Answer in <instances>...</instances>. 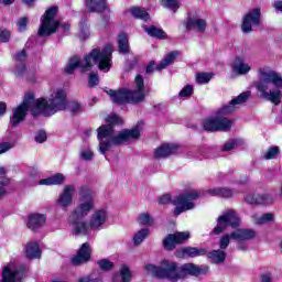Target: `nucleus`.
Returning <instances> with one entry per match:
<instances>
[{
    "mask_svg": "<svg viewBox=\"0 0 282 282\" xmlns=\"http://www.w3.org/2000/svg\"><path fill=\"white\" fill-rule=\"evenodd\" d=\"M106 122L107 124L97 129L98 151L101 155L111 151V147H122V144H129L134 142V140H139L140 133H142L140 126L116 132L113 124H122V119L118 115L108 116Z\"/></svg>",
    "mask_w": 282,
    "mask_h": 282,
    "instance_id": "1",
    "label": "nucleus"
},
{
    "mask_svg": "<svg viewBox=\"0 0 282 282\" xmlns=\"http://www.w3.org/2000/svg\"><path fill=\"white\" fill-rule=\"evenodd\" d=\"M96 206L94 200V192L87 185L79 187V203L76 208L70 213L68 223L73 225L72 235L75 237H87L91 232V225L84 219L87 217Z\"/></svg>",
    "mask_w": 282,
    "mask_h": 282,
    "instance_id": "2",
    "label": "nucleus"
},
{
    "mask_svg": "<svg viewBox=\"0 0 282 282\" xmlns=\"http://www.w3.org/2000/svg\"><path fill=\"white\" fill-rule=\"evenodd\" d=\"M111 54H113V45L108 44L101 51L94 48L83 61L78 57H72L65 68L66 74H74V70L82 69V72H89L94 65H98L101 72H109L111 69Z\"/></svg>",
    "mask_w": 282,
    "mask_h": 282,
    "instance_id": "3",
    "label": "nucleus"
},
{
    "mask_svg": "<svg viewBox=\"0 0 282 282\" xmlns=\"http://www.w3.org/2000/svg\"><path fill=\"white\" fill-rule=\"evenodd\" d=\"M256 89L260 93L261 98L281 105L282 75L276 70H270L265 67L258 69V82H254Z\"/></svg>",
    "mask_w": 282,
    "mask_h": 282,
    "instance_id": "4",
    "label": "nucleus"
},
{
    "mask_svg": "<svg viewBox=\"0 0 282 282\" xmlns=\"http://www.w3.org/2000/svg\"><path fill=\"white\" fill-rule=\"evenodd\" d=\"M65 98H67L65 90L61 88L55 89L48 99L40 98L35 100L32 116L36 117L40 116V113H43V116H54L57 111H64V109H67Z\"/></svg>",
    "mask_w": 282,
    "mask_h": 282,
    "instance_id": "5",
    "label": "nucleus"
},
{
    "mask_svg": "<svg viewBox=\"0 0 282 282\" xmlns=\"http://www.w3.org/2000/svg\"><path fill=\"white\" fill-rule=\"evenodd\" d=\"M134 87V91L123 88L121 90H108L107 94L116 105H124L126 102L138 105V102H144L147 91L144 90V78L141 75H137Z\"/></svg>",
    "mask_w": 282,
    "mask_h": 282,
    "instance_id": "6",
    "label": "nucleus"
},
{
    "mask_svg": "<svg viewBox=\"0 0 282 282\" xmlns=\"http://www.w3.org/2000/svg\"><path fill=\"white\" fill-rule=\"evenodd\" d=\"M144 271L151 276H156V279H169L170 281H180V265L173 260H162L160 265L145 264Z\"/></svg>",
    "mask_w": 282,
    "mask_h": 282,
    "instance_id": "7",
    "label": "nucleus"
},
{
    "mask_svg": "<svg viewBox=\"0 0 282 282\" xmlns=\"http://www.w3.org/2000/svg\"><path fill=\"white\" fill-rule=\"evenodd\" d=\"M36 106V99H34L33 93H28L24 96L22 104L12 109V116L10 117V123L12 127H19L21 122L28 117V111L31 109V115Z\"/></svg>",
    "mask_w": 282,
    "mask_h": 282,
    "instance_id": "8",
    "label": "nucleus"
},
{
    "mask_svg": "<svg viewBox=\"0 0 282 282\" xmlns=\"http://www.w3.org/2000/svg\"><path fill=\"white\" fill-rule=\"evenodd\" d=\"M202 197V192L189 191L178 195L173 204L175 207L174 215H182V213H186V210H193L195 208V199H199Z\"/></svg>",
    "mask_w": 282,
    "mask_h": 282,
    "instance_id": "9",
    "label": "nucleus"
},
{
    "mask_svg": "<svg viewBox=\"0 0 282 282\" xmlns=\"http://www.w3.org/2000/svg\"><path fill=\"white\" fill-rule=\"evenodd\" d=\"M56 12H58V8L56 7H52L46 10L42 24L39 29L40 36H52V34H55L56 30H58L61 23L54 19V17H56Z\"/></svg>",
    "mask_w": 282,
    "mask_h": 282,
    "instance_id": "10",
    "label": "nucleus"
},
{
    "mask_svg": "<svg viewBox=\"0 0 282 282\" xmlns=\"http://www.w3.org/2000/svg\"><path fill=\"white\" fill-rule=\"evenodd\" d=\"M239 224L240 219L237 212H235V209H227L218 217L217 226L214 228L213 234L221 235V232H224L228 226H231V228H237Z\"/></svg>",
    "mask_w": 282,
    "mask_h": 282,
    "instance_id": "11",
    "label": "nucleus"
},
{
    "mask_svg": "<svg viewBox=\"0 0 282 282\" xmlns=\"http://www.w3.org/2000/svg\"><path fill=\"white\" fill-rule=\"evenodd\" d=\"M74 195H76V185H65L55 200L57 208L67 210L74 204Z\"/></svg>",
    "mask_w": 282,
    "mask_h": 282,
    "instance_id": "12",
    "label": "nucleus"
},
{
    "mask_svg": "<svg viewBox=\"0 0 282 282\" xmlns=\"http://www.w3.org/2000/svg\"><path fill=\"white\" fill-rule=\"evenodd\" d=\"M25 274V267H19L14 262L7 264L2 270L1 282H20Z\"/></svg>",
    "mask_w": 282,
    "mask_h": 282,
    "instance_id": "13",
    "label": "nucleus"
},
{
    "mask_svg": "<svg viewBox=\"0 0 282 282\" xmlns=\"http://www.w3.org/2000/svg\"><path fill=\"white\" fill-rule=\"evenodd\" d=\"M259 25H261L260 9H253L243 15L241 24V30L243 34H250V32H253V30Z\"/></svg>",
    "mask_w": 282,
    "mask_h": 282,
    "instance_id": "14",
    "label": "nucleus"
},
{
    "mask_svg": "<svg viewBox=\"0 0 282 282\" xmlns=\"http://www.w3.org/2000/svg\"><path fill=\"white\" fill-rule=\"evenodd\" d=\"M203 127L205 131H230L232 120L226 117L208 118L204 121Z\"/></svg>",
    "mask_w": 282,
    "mask_h": 282,
    "instance_id": "15",
    "label": "nucleus"
},
{
    "mask_svg": "<svg viewBox=\"0 0 282 282\" xmlns=\"http://www.w3.org/2000/svg\"><path fill=\"white\" fill-rule=\"evenodd\" d=\"M251 93L245 91L234 99L230 100L229 104L223 106L220 109H218L217 115L218 116H227V113H232L234 111H237L241 105L248 102V98H250Z\"/></svg>",
    "mask_w": 282,
    "mask_h": 282,
    "instance_id": "16",
    "label": "nucleus"
},
{
    "mask_svg": "<svg viewBox=\"0 0 282 282\" xmlns=\"http://www.w3.org/2000/svg\"><path fill=\"white\" fill-rule=\"evenodd\" d=\"M191 239V232L188 231H176L174 234H170L164 240L163 246L165 250H175V247L180 243H186Z\"/></svg>",
    "mask_w": 282,
    "mask_h": 282,
    "instance_id": "17",
    "label": "nucleus"
},
{
    "mask_svg": "<svg viewBox=\"0 0 282 282\" xmlns=\"http://www.w3.org/2000/svg\"><path fill=\"white\" fill-rule=\"evenodd\" d=\"M180 151V145L175 143H163L154 150L155 160H166Z\"/></svg>",
    "mask_w": 282,
    "mask_h": 282,
    "instance_id": "18",
    "label": "nucleus"
},
{
    "mask_svg": "<svg viewBox=\"0 0 282 282\" xmlns=\"http://www.w3.org/2000/svg\"><path fill=\"white\" fill-rule=\"evenodd\" d=\"M207 250L197 247H182L174 252L177 259H195V257H204Z\"/></svg>",
    "mask_w": 282,
    "mask_h": 282,
    "instance_id": "19",
    "label": "nucleus"
},
{
    "mask_svg": "<svg viewBox=\"0 0 282 282\" xmlns=\"http://www.w3.org/2000/svg\"><path fill=\"white\" fill-rule=\"evenodd\" d=\"M107 219H109V214L106 209H96L89 219L91 230H101V228L107 224Z\"/></svg>",
    "mask_w": 282,
    "mask_h": 282,
    "instance_id": "20",
    "label": "nucleus"
},
{
    "mask_svg": "<svg viewBox=\"0 0 282 282\" xmlns=\"http://www.w3.org/2000/svg\"><path fill=\"white\" fill-rule=\"evenodd\" d=\"M208 267H197L194 263H185L178 267L180 279H185L187 274L191 276H199V274H206Z\"/></svg>",
    "mask_w": 282,
    "mask_h": 282,
    "instance_id": "21",
    "label": "nucleus"
},
{
    "mask_svg": "<svg viewBox=\"0 0 282 282\" xmlns=\"http://www.w3.org/2000/svg\"><path fill=\"white\" fill-rule=\"evenodd\" d=\"M89 259H91V245H89V242H85L82 245L72 261L74 265H83V263H87Z\"/></svg>",
    "mask_w": 282,
    "mask_h": 282,
    "instance_id": "22",
    "label": "nucleus"
},
{
    "mask_svg": "<svg viewBox=\"0 0 282 282\" xmlns=\"http://www.w3.org/2000/svg\"><path fill=\"white\" fill-rule=\"evenodd\" d=\"M47 221V215L45 214H30L28 217L26 226L30 230L36 231L43 228Z\"/></svg>",
    "mask_w": 282,
    "mask_h": 282,
    "instance_id": "23",
    "label": "nucleus"
},
{
    "mask_svg": "<svg viewBox=\"0 0 282 282\" xmlns=\"http://www.w3.org/2000/svg\"><path fill=\"white\" fill-rule=\"evenodd\" d=\"M206 20L202 18H188L185 22L186 30H196V32H206Z\"/></svg>",
    "mask_w": 282,
    "mask_h": 282,
    "instance_id": "24",
    "label": "nucleus"
},
{
    "mask_svg": "<svg viewBox=\"0 0 282 282\" xmlns=\"http://www.w3.org/2000/svg\"><path fill=\"white\" fill-rule=\"evenodd\" d=\"M256 232L252 229H238L230 234L231 239L234 241H248L250 239H254Z\"/></svg>",
    "mask_w": 282,
    "mask_h": 282,
    "instance_id": "25",
    "label": "nucleus"
},
{
    "mask_svg": "<svg viewBox=\"0 0 282 282\" xmlns=\"http://www.w3.org/2000/svg\"><path fill=\"white\" fill-rule=\"evenodd\" d=\"M232 69L236 74H238V76H246V74L250 73V69H252V67L250 66V64L246 63L243 58L236 57L232 64Z\"/></svg>",
    "mask_w": 282,
    "mask_h": 282,
    "instance_id": "26",
    "label": "nucleus"
},
{
    "mask_svg": "<svg viewBox=\"0 0 282 282\" xmlns=\"http://www.w3.org/2000/svg\"><path fill=\"white\" fill-rule=\"evenodd\" d=\"M245 202H247V204H270L272 197L268 194H248L245 197Z\"/></svg>",
    "mask_w": 282,
    "mask_h": 282,
    "instance_id": "27",
    "label": "nucleus"
},
{
    "mask_svg": "<svg viewBox=\"0 0 282 282\" xmlns=\"http://www.w3.org/2000/svg\"><path fill=\"white\" fill-rule=\"evenodd\" d=\"M86 8L89 12H102L107 10V0H86Z\"/></svg>",
    "mask_w": 282,
    "mask_h": 282,
    "instance_id": "28",
    "label": "nucleus"
},
{
    "mask_svg": "<svg viewBox=\"0 0 282 282\" xmlns=\"http://www.w3.org/2000/svg\"><path fill=\"white\" fill-rule=\"evenodd\" d=\"M66 177L62 173H57L48 178H44L40 181L41 185L45 186H61V184H65Z\"/></svg>",
    "mask_w": 282,
    "mask_h": 282,
    "instance_id": "29",
    "label": "nucleus"
},
{
    "mask_svg": "<svg viewBox=\"0 0 282 282\" xmlns=\"http://www.w3.org/2000/svg\"><path fill=\"white\" fill-rule=\"evenodd\" d=\"M25 254L28 259H41V247H39V242H29Z\"/></svg>",
    "mask_w": 282,
    "mask_h": 282,
    "instance_id": "30",
    "label": "nucleus"
},
{
    "mask_svg": "<svg viewBox=\"0 0 282 282\" xmlns=\"http://www.w3.org/2000/svg\"><path fill=\"white\" fill-rule=\"evenodd\" d=\"M207 193L212 195V197H225L226 199L235 195V192L232 189H228L226 187H216L207 191Z\"/></svg>",
    "mask_w": 282,
    "mask_h": 282,
    "instance_id": "31",
    "label": "nucleus"
},
{
    "mask_svg": "<svg viewBox=\"0 0 282 282\" xmlns=\"http://www.w3.org/2000/svg\"><path fill=\"white\" fill-rule=\"evenodd\" d=\"M0 175H6L4 167H0ZM8 186H10V178L0 176V199H3L8 194Z\"/></svg>",
    "mask_w": 282,
    "mask_h": 282,
    "instance_id": "32",
    "label": "nucleus"
},
{
    "mask_svg": "<svg viewBox=\"0 0 282 282\" xmlns=\"http://www.w3.org/2000/svg\"><path fill=\"white\" fill-rule=\"evenodd\" d=\"M177 52H172L165 56V58L156 65V69L161 72V69H166L169 65H173L175 63V58H177Z\"/></svg>",
    "mask_w": 282,
    "mask_h": 282,
    "instance_id": "33",
    "label": "nucleus"
},
{
    "mask_svg": "<svg viewBox=\"0 0 282 282\" xmlns=\"http://www.w3.org/2000/svg\"><path fill=\"white\" fill-rule=\"evenodd\" d=\"M252 220H253V224L261 226L263 224H270V221H274V215L271 213L263 214L262 216L253 215Z\"/></svg>",
    "mask_w": 282,
    "mask_h": 282,
    "instance_id": "34",
    "label": "nucleus"
},
{
    "mask_svg": "<svg viewBox=\"0 0 282 282\" xmlns=\"http://www.w3.org/2000/svg\"><path fill=\"white\" fill-rule=\"evenodd\" d=\"M143 30L149 34V36H154V39H166V33L162 29H158L155 26H143Z\"/></svg>",
    "mask_w": 282,
    "mask_h": 282,
    "instance_id": "35",
    "label": "nucleus"
},
{
    "mask_svg": "<svg viewBox=\"0 0 282 282\" xmlns=\"http://www.w3.org/2000/svg\"><path fill=\"white\" fill-rule=\"evenodd\" d=\"M119 52L121 54H127L129 52V37L126 33L119 34L118 37Z\"/></svg>",
    "mask_w": 282,
    "mask_h": 282,
    "instance_id": "36",
    "label": "nucleus"
},
{
    "mask_svg": "<svg viewBox=\"0 0 282 282\" xmlns=\"http://www.w3.org/2000/svg\"><path fill=\"white\" fill-rule=\"evenodd\" d=\"M208 259H210L213 263H224V261H226V253L223 250H214L208 253Z\"/></svg>",
    "mask_w": 282,
    "mask_h": 282,
    "instance_id": "37",
    "label": "nucleus"
},
{
    "mask_svg": "<svg viewBox=\"0 0 282 282\" xmlns=\"http://www.w3.org/2000/svg\"><path fill=\"white\" fill-rule=\"evenodd\" d=\"M130 12L135 19H141V21H149V13H147L144 9H140V7L131 8Z\"/></svg>",
    "mask_w": 282,
    "mask_h": 282,
    "instance_id": "38",
    "label": "nucleus"
},
{
    "mask_svg": "<svg viewBox=\"0 0 282 282\" xmlns=\"http://www.w3.org/2000/svg\"><path fill=\"white\" fill-rule=\"evenodd\" d=\"M149 228H143L141 230H139L134 237H133V243L134 246H140V243H142V241H144V239H147V237H149Z\"/></svg>",
    "mask_w": 282,
    "mask_h": 282,
    "instance_id": "39",
    "label": "nucleus"
},
{
    "mask_svg": "<svg viewBox=\"0 0 282 282\" xmlns=\"http://www.w3.org/2000/svg\"><path fill=\"white\" fill-rule=\"evenodd\" d=\"M280 153L281 149H279V147H271L264 152L263 158L264 160H276V156L280 155Z\"/></svg>",
    "mask_w": 282,
    "mask_h": 282,
    "instance_id": "40",
    "label": "nucleus"
},
{
    "mask_svg": "<svg viewBox=\"0 0 282 282\" xmlns=\"http://www.w3.org/2000/svg\"><path fill=\"white\" fill-rule=\"evenodd\" d=\"M163 8H167L169 10H173V12H177L180 10V1L178 0H160Z\"/></svg>",
    "mask_w": 282,
    "mask_h": 282,
    "instance_id": "41",
    "label": "nucleus"
},
{
    "mask_svg": "<svg viewBox=\"0 0 282 282\" xmlns=\"http://www.w3.org/2000/svg\"><path fill=\"white\" fill-rule=\"evenodd\" d=\"M212 78H213V74H210V73L196 74V83H198V85H206V84L210 83Z\"/></svg>",
    "mask_w": 282,
    "mask_h": 282,
    "instance_id": "42",
    "label": "nucleus"
},
{
    "mask_svg": "<svg viewBox=\"0 0 282 282\" xmlns=\"http://www.w3.org/2000/svg\"><path fill=\"white\" fill-rule=\"evenodd\" d=\"M140 226H153V217L150 214H141L138 218Z\"/></svg>",
    "mask_w": 282,
    "mask_h": 282,
    "instance_id": "43",
    "label": "nucleus"
},
{
    "mask_svg": "<svg viewBox=\"0 0 282 282\" xmlns=\"http://www.w3.org/2000/svg\"><path fill=\"white\" fill-rule=\"evenodd\" d=\"M120 276L122 282H131V269L127 264L121 265Z\"/></svg>",
    "mask_w": 282,
    "mask_h": 282,
    "instance_id": "44",
    "label": "nucleus"
},
{
    "mask_svg": "<svg viewBox=\"0 0 282 282\" xmlns=\"http://www.w3.org/2000/svg\"><path fill=\"white\" fill-rule=\"evenodd\" d=\"M97 263L100 270H102L104 272H109V270H113V262L109 261L108 259L99 260Z\"/></svg>",
    "mask_w": 282,
    "mask_h": 282,
    "instance_id": "45",
    "label": "nucleus"
},
{
    "mask_svg": "<svg viewBox=\"0 0 282 282\" xmlns=\"http://www.w3.org/2000/svg\"><path fill=\"white\" fill-rule=\"evenodd\" d=\"M79 158L85 161L94 160V151L89 148H84L79 152Z\"/></svg>",
    "mask_w": 282,
    "mask_h": 282,
    "instance_id": "46",
    "label": "nucleus"
},
{
    "mask_svg": "<svg viewBox=\"0 0 282 282\" xmlns=\"http://www.w3.org/2000/svg\"><path fill=\"white\" fill-rule=\"evenodd\" d=\"M238 147H239V140L231 139L225 143L223 151H232V149H237Z\"/></svg>",
    "mask_w": 282,
    "mask_h": 282,
    "instance_id": "47",
    "label": "nucleus"
},
{
    "mask_svg": "<svg viewBox=\"0 0 282 282\" xmlns=\"http://www.w3.org/2000/svg\"><path fill=\"white\" fill-rule=\"evenodd\" d=\"M180 98H188L189 96H193V86L186 85L182 88V90L178 93Z\"/></svg>",
    "mask_w": 282,
    "mask_h": 282,
    "instance_id": "48",
    "label": "nucleus"
},
{
    "mask_svg": "<svg viewBox=\"0 0 282 282\" xmlns=\"http://www.w3.org/2000/svg\"><path fill=\"white\" fill-rule=\"evenodd\" d=\"M66 107L68 111H70V113H78V111H80L82 109L80 104H78V101H69L68 104H66Z\"/></svg>",
    "mask_w": 282,
    "mask_h": 282,
    "instance_id": "49",
    "label": "nucleus"
},
{
    "mask_svg": "<svg viewBox=\"0 0 282 282\" xmlns=\"http://www.w3.org/2000/svg\"><path fill=\"white\" fill-rule=\"evenodd\" d=\"M230 239H232V237H230V235H225L220 238V242H219L220 250H226V248H228V246H230Z\"/></svg>",
    "mask_w": 282,
    "mask_h": 282,
    "instance_id": "50",
    "label": "nucleus"
},
{
    "mask_svg": "<svg viewBox=\"0 0 282 282\" xmlns=\"http://www.w3.org/2000/svg\"><path fill=\"white\" fill-rule=\"evenodd\" d=\"M28 22H29V20L25 17L21 18L18 21L17 25H18L19 32H25V29L28 28Z\"/></svg>",
    "mask_w": 282,
    "mask_h": 282,
    "instance_id": "51",
    "label": "nucleus"
},
{
    "mask_svg": "<svg viewBox=\"0 0 282 282\" xmlns=\"http://www.w3.org/2000/svg\"><path fill=\"white\" fill-rule=\"evenodd\" d=\"M45 140H47V133H45V131L41 130L36 133L35 141L39 142V144H43Z\"/></svg>",
    "mask_w": 282,
    "mask_h": 282,
    "instance_id": "52",
    "label": "nucleus"
},
{
    "mask_svg": "<svg viewBox=\"0 0 282 282\" xmlns=\"http://www.w3.org/2000/svg\"><path fill=\"white\" fill-rule=\"evenodd\" d=\"M77 282H102L101 276L91 278V275L79 278Z\"/></svg>",
    "mask_w": 282,
    "mask_h": 282,
    "instance_id": "53",
    "label": "nucleus"
},
{
    "mask_svg": "<svg viewBox=\"0 0 282 282\" xmlns=\"http://www.w3.org/2000/svg\"><path fill=\"white\" fill-rule=\"evenodd\" d=\"M88 85H89V87H96V85H98V75L97 74L93 73L89 75Z\"/></svg>",
    "mask_w": 282,
    "mask_h": 282,
    "instance_id": "54",
    "label": "nucleus"
},
{
    "mask_svg": "<svg viewBox=\"0 0 282 282\" xmlns=\"http://www.w3.org/2000/svg\"><path fill=\"white\" fill-rule=\"evenodd\" d=\"M10 149H12V144L10 142L0 143V155L2 153H7V151H10Z\"/></svg>",
    "mask_w": 282,
    "mask_h": 282,
    "instance_id": "55",
    "label": "nucleus"
},
{
    "mask_svg": "<svg viewBox=\"0 0 282 282\" xmlns=\"http://www.w3.org/2000/svg\"><path fill=\"white\" fill-rule=\"evenodd\" d=\"M23 74H25V65L20 64L18 66H15L14 75L15 76H23Z\"/></svg>",
    "mask_w": 282,
    "mask_h": 282,
    "instance_id": "56",
    "label": "nucleus"
},
{
    "mask_svg": "<svg viewBox=\"0 0 282 282\" xmlns=\"http://www.w3.org/2000/svg\"><path fill=\"white\" fill-rule=\"evenodd\" d=\"M159 204H161L163 206L166 205V204H171V195L164 194L163 196H161L159 198Z\"/></svg>",
    "mask_w": 282,
    "mask_h": 282,
    "instance_id": "57",
    "label": "nucleus"
},
{
    "mask_svg": "<svg viewBox=\"0 0 282 282\" xmlns=\"http://www.w3.org/2000/svg\"><path fill=\"white\" fill-rule=\"evenodd\" d=\"M0 41L2 43H8V41H10V31H2L0 33Z\"/></svg>",
    "mask_w": 282,
    "mask_h": 282,
    "instance_id": "58",
    "label": "nucleus"
},
{
    "mask_svg": "<svg viewBox=\"0 0 282 282\" xmlns=\"http://www.w3.org/2000/svg\"><path fill=\"white\" fill-rule=\"evenodd\" d=\"M26 56L25 51H20L14 55V59L21 63V61H25Z\"/></svg>",
    "mask_w": 282,
    "mask_h": 282,
    "instance_id": "59",
    "label": "nucleus"
},
{
    "mask_svg": "<svg viewBox=\"0 0 282 282\" xmlns=\"http://www.w3.org/2000/svg\"><path fill=\"white\" fill-rule=\"evenodd\" d=\"M260 282H272V273L261 274Z\"/></svg>",
    "mask_w": 282,
    "mask_h": 282,
    "instance_id": "60",
    "label": "nucleus"
},
{
    "mask_svg": "<svg viewBox=\"0 0 282 282\" xmlns=\"http://www.w3.org/2000/svg\"><path fill=\"white\" fill-rule=\"evenodd\" d=\"M155 69V62H150L149 65L145 68L147 74H153V70Z\"/></svg>",
    "mask_w": 282,
    "mask_h": 282,
    "instance_id": "61",
    "label": "nucleus"
},
{
    "mask_svg": "<svg viewBox=\"0 0 282 282\" xmlns=\"http://www.w3.org/2000/svg\"><path fill=\"white\" fill-rule=\"evenodd\" d=\"M7 106L4 102H0V116L6 113Z\"/></svg>",
    "mask_w": 282,
    "mask_h": 282,
    "instance_id": "62",
    "label": "nucleus"
},
{
    "mask_svg": "<svg viewBox=\"0 0 282 282\" xmlns=\"http://www.w3.org/2000/svg\"><path fill=\"white\" fill-rule=\"evenodd\" d=\"M274 9L279 10L280 12H282V1L274 2Z\"/></svg>",
    "mask_w": 282,
    "mask_h": 282,
    "instance_id": "63",
    "label": "nucleus"
},
{
    "mask_svg": "<svg viewBox=\"0 0 282 282\" xmlns=\"http://www.w3.org/2000/svg\"><path fill=\"white\" fill-rule=\"evenodd\" d=\"M25 6L32 7L34 6V0H24Z\"/></svg>",
    "mask_w": 282,
    "mask_h": 282,
    "instance_id": "64",
    "label": "nucleus"
}]
</instances>
